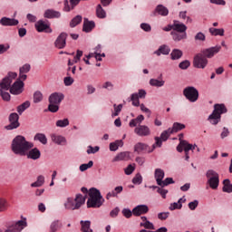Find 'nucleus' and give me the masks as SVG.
I'll use <instances>...</instances> for the list:
<instances>
[{"label":"nucleus","instance_id":"nucleus-1","mask_svg":"<svg viewBox=\"0 0 232 232\" xmlns=\"http://www.w3.org/2000/svg\"><path fill=\"white\" fill-rule=\"evenodd\" d=\"M11 148L15 155L24 157L34 148V143L26 140V138L24 136L18 135L13 140Z\"/></svg>","mask_w":232,"mask_h":232},{"label":"nucleus","instance_id":"nucleus-2","mask_svg":"<svg viewBox=\"0 0 232 232\" xmlns=\"http://www.w3.org/2000/svg\"><path fill=\"white\" fill-rule=\"evenodd\" d=\"M17 77V72H9L6 77H5L0 82V95L3 101H10V93L6 92L10 90L12 85V81Z\"/></svg>","mask_w":232,"mask_h":232},{"label":"nucleus","instance_id":"nucleus-3","mask_svg":"<svg viewBox=\"0 0 232 232\" xmlns=\"http://www.w3.org/2000/svg\"><path fill=\"white\" fill-rule=\"evenodd\" d=\"M104 204V198L101 195V191L97 188L89 190V198L87 200V208H101Z\"/></svg>","mask_w":232,"mask_h":232},{"label":"nucleus","instance_id":"nucleus-4","mask_svg":"<svg viewBox=\"0 0 232 232\" xmlns=\"http://www.w3.org/2000/svg\"><path fill=\"white\" fill-rule=\"evenodd\" d=\"M86 202V197H83L82 194H77L75 198H67L64 202L65 209H71L74 211L75 209H79L81 206H82Z\"/></svg>","mask_w":232,"mask_h":232},{"label":"nucleus","instance_id":"nucleus-5","mask_svg":"<svg viewBox=\"0 0 232 232\" xmlns=\"http://www.w3.org/2000/svg\"><path fill=\"white\" fill-rule=\"evenodd\" d=\"M64 100V94L62 92H53L49 97V106L48 110L52 113H56V111H59V104L63 102Z\"/></svg>","mask_w":232,"mask_h":232},{"label":"nucleus","instance_id":"nucleus-6","mask_svg":"<svg viewBox=\"0 0 232 232\" xmlns=\"http://www.w3.org/2000/svg\"><path fill=\"white\" fill-rule=\"evenodd\" d=\"M227 110L224 104H215L213 112L208 116V121L210 124L217 125L220 122L222 113H226Z\"/></svg>","mask_w":232,"mask_h":232},{"label":"nucleus","instance_id":"nucleus-7","mask_svg":"<svg viewBox=\"0 0 232 232\" xmlns=\"http://www.w3.org/2000/svg\"><path fill=\"white\" fill-rule=\"evenodd\" d=\"M208 179V184L210 186L211 189H217L220 179H218V174L213 169H208L206 173Z\"/></svg>","mask_w":232,"mask_h":232},{"label":"nucleus","instance_id":"nucleus-8","mask_svg":"<svg viewBox=\"0 0 232 232\" xmlns=\"http://www.w3.org/2000/svg\"><path fill=\"white\" fill-rule=\"evenodd\" d=\"M26 226L27 223L25 220H18L9 223L4 232H21Z\"/></svg>","mask_w":232,"mask_h":232},{"label":"nucleus","instance_id":"nucleus-9","mask_svg":"<svg viewBox=\"0 0 232 232\" xmlns=\"http://www.w3.org/2000/svg\"><path fill=\"white\" fill-rule=\"evenodd\" d=\"M170 135H173V132H171V128H169L167 130H163L160 134V137H155L154 140L155 143L153 144V150L155 148H161L162 142H166L168 139H169Z\"/></svg>","mask_w":232,"mask_h":232},{"label":"nucleus","instance_id":"nucleus-10","mask_svg":"<svg viewBox=\"0 0 232 232\" xmlns=\"http://www.w3.org/2000/svg\"><path fill=\"white\" fill-rule=\"evenodd\" d=\"M183 95L190 102L198 101V91L195 87H187L183 90Z\"/></svg>","mask_w":232,"mask_h":232},{"label":"nucleus","instance_id":"nucleus-11","mask_svg":"<svg viewBox=\"0 0 232 232\" xmlns=\"http://www.w3.org/2000/svg\"><path fill=\"white\" fill-rule=\"evenodd\" d=\"M208 58L201 53L194 57L193 66L194 68H200L204 70L208 66Z\"/></svg>","mask_w":232,"mask_h":232},{"label":"nucleus","instance_id":"nucleus-12","mask_svg":"<svg viewBox=\"0 0 232 232\" xmlns=\"http://www.w3.org/2000/svg\"><path fill=\"white\" fill-rule=\"evenodd\" d=\"M24 88V82L21 80H17L14 82V84L9 88L10 93L13 95H19L23 93V90Z\"/></svg>","mask_w":232,"mask_h":232},{"label":"nucleus","instance_id":"nucleus-13","mask_svg":"<svg viewBox=\"0 0 232 232\" xmlns=\"http://www.w3.org/2000/svg\"><path fill=\"white\" fill-rule=\"evenodd\" d=\"M220 50H222V46L216 45L214 47H210V48L203 50L201 53L207 59H211V58L215 57V55H217V53H218V52H220Z\"/></svg>","mask_w":232,"mask_h":232},{"label":"nucleus","instance_id":"nucleus-14","mask_svg":"<svg viewBox=\"0 0 232 232\" xmlns=\"http://www.w3.org/2000/svg\"><path fill=\"white\" fill-rule=\"evenodd\" d=\"M9 121L10 124L7 125L5 128L6 130H15L19 128V114L13 112L9 115Z\"/></svg>","mask_w":232,"mask_h":232},{"label":"nucleus","instance_id":"nucleus-15","mask_svg":"<svg viewBox=\"0 0 232 232\" xmlns=\"http://www.w3.org/2000/svg\"><path fill=\"white\" fill-rule=\"evenodd\" d=\"M34 26L37 32H40V33L44 32L45 34H52V28L50 27V24L43 20H39L38 22H36Z\"/></svg>","mask_w":232,"mask_h":232},{"label":"nucleus","instance_id":"nucleus-16","mask_svg":"<svg viewBox=\"0 0 232 232\" xmlns=\"http://www.w3.org/2000/svg\"><path fill=\"white\" fill-rule=\"evenodd\" d=\"M67 37H68V34L66 33H61L54 42L55 48H58V50H63V48L66 46Z\"/></svg>","mask_w":232,"mask_h":232},{"label":"nucleus","instance_id":"nucleus-17","mask_svg":"<svg viewBox=\"0 0 232 232\" xmlns=\"http://www.w3.org/2000/svg\"><path fill=\"white\" fill-rule=\"evenodd\" d=\"M134 132L140 137H148V135H151V130H150V127L146 125H140L136 127Z\"/></svg>","mask_w":232,"mask_h":232},{"label":"nucleus","instance_id":"nucleus-18","mask_svg":"<svg viewBox=\"0 0 232 232\" xmlns=\"http://www.w3.org/2000/svg\"><path fill=\"white\" fill-rule=\"evenodd\" d=\"M148 211H150V208H148V205H138L132 209L134 217H140V215H146Z\"/></svg>","mask_w":232,"mask_h":232},{"label":"nucleus","instance_id":"nucleus-19","mask_svg":"<svg viewBox=\"0 0 232 232\" xmlns=\"http://www.w3.org/2000/svg\"><path fill=\"white\" fill-rule=\"evenodd\" d=\"M0 24H2V26H17V24H19V20L3 17L0 19Z\"/></svg>","mask_w":232,"mask_h":232},{"label":"nucleus","instance_id":"nucleus-20","mask_svg":"<svg viewBox=\"0 0 232 232\" xmlns=\"http://www.w3.org/2000/svg\"><path fill=\"white\" fill-rule=\"evenodd\" d=\"M153 150H155L153 149V145H152V149L150 150L147 144L140 143V142L136 144L134 147V151H137V153H142V151H145L147 153H151Z\"/></svg>","mask_w":232,"mask_h":232},{"label":"nucleus","instance_id":"nucleus-21","mask_svg":"<svg viewBox=\"0 0 232 232\" xmlns=\"http://www.w3.org/2000/svg\"><path fill=\"white\" fill-rule=\"evenodd\" d=\"M27 159H32V160H37V159H41V150L37 148H34L31 150L27 151L26 154Z\"/></svg>","mask_w":232,"mask_h":232},{"label":"nucleus","instance_id":"nucleus-22","mask_svg":"<svg viewBox=\"0 0 232 232\" xmlns=\"http://www.w3.org/2000/svg\"><path fill=\"white\" fill-rule=\"evenodd\" d=\"M170 35H172L173 41L176 43H179L180 41H183V39H187L188 34L186 33H181V32H177V31H172L170 33Z\"/></svg>","mask_w":232,"mask_h":232},{"label":"nucleus","instance_id":"nucleus-23","mask_svg":"<svg viewBox=\"0 0 232 232\" xmlns=\"http://www.w3.org/2000/svg\"><path fill=\"white\" fill-rule=\"evenodd\" d=\"M187 30H188V26H186V24L177 20L173 21V32L186 33Z\"/></svg>","mask_w":232,"mask_h":232},{"label":"nucleus","instance_id":"nucleus-24","mask_svg":"<svg viewBox=\"0 0 232 232\" xmlns=\"http://www.w3.org/2000/svg\"><path fill=\"white\" fill-rule=\"evenodd\" d=\"M51 140L54 144H58V146H65L66 144V138L61 135L53 134L51 135Z\"/></svg>","mask_w":232,"mask_h":232},{"label":"nucleus","instance_id":"nucleus-25","mask_svg":"<svg viewBox=\"0 0 232 232\" xmlns=\"http://www.w3.org/2000/svg\"><path fill=\"white\" fill-rule=\"evenodd\" d=\"M44 17H45L46 19H53V18H59L61 17V13H59V11H55L53 9H47L44 12Z\"/></svg>","mask_w":232,"mask_h":232},{"label":"nucleus","instance_id":"nucleus-26","mask_svg":"<svg viewBox=\"0 0 232 232\" xmlns=\"http://www.w3.org/2000/svg\"><path fill=\"white\" fill-rule=\"evenodd\" d=\"M165 173L164 170H162V169H156L154 171V178L156 179V182L158 184V186H160V184H162V180L164 179Z\"/></svg>","mask_w":232,"mask_h":232},{"label":"nucleus","instance_id":"nucleus-27","mask_svg":"<svg viewBox=\"0 0 232 232\" xmlns=\"http://www.w3.org/2000/svg\"><path fill=\"white\" fill-rule=\"evenodd\" d=\"M81 231L82 232H93V229H92V221L90 220H81Z\"/></svg>","mask_w":232,"mask_h":232},{"label":"nucleus","instance_id":"nucleus-28","mask_svg":"<svg viewBox=\"0 0 232 232\" xmlns=\"http://www.w3.org/2000/svg\"><path fill=\"white\" fill-rule=\"evenodd\" d=\"M171 52V49H169V46L168 45H161L160 48L154 52V53L158 56L160 55H169V53Z\"/></svg>","mask_w":232,"mask_h":232},{"label":"nucleus","instance_id":"nucleus-29","mask_svg":"<svg viewBox=\"0 0 232 232\" xmlns=\"http://www.w3.org/2000/svg\"><path fill=\"white\" fill-rule=\"evenodd\" d=\"M122 186L116 187L112 191L106 195V199L110 200V198H117L120 193H122Z\"/></svg>","mask_w":232,"mask_h":232},{"label":"nucleus","instance_id":"nucleus-30","mask_svg":"<svg viewBox=\"0 0 232 232\" xmlns=\"http://www.w3.org/2000/svg\"><path fill=\"white\" fill-rule=\"evenodd\" d=\"M131 157L130 156V152L125 151V152H121L119 153L115 158L114 160L115 162H119L121 160H130Z\"/></svg>","mask_w":232,"mask_h":232},{"label":"nucleus","instance_id":"nucleus-31","mask_svg":"<svg viewBox=\"0 0 232 232\" xmlns=\"http://www.w3.org/2000/svg\"><path fill=\"white\" fill-rule=\"evenodd\" d=\"M61 227H63V224H61V221L54 220L50 225L49 232H58Z\"/></svg>","mask_w":232,"mask_h":232},{"label":"nucleus","instance_id":"nucleus-32","mask_svg":"<svg viewBox=\"0 0 232 232\" xmlns=\"http://www.w3.org/2000/svg\"><path fill=\"white\" fill-rule=\"evenodd\" d=\"M34 140H37L38 142H41V144L46 145L48 144V139L46 138V135L44 133H36L34 137Z\"/></svg>","mask_w":232,"mask_h":232},{"label":"nucleus","instance_id":"nucleus-33","mask_svg":"<svg viewBox=\"0 0 232 232\" xmlns=\"http://www.w3.org/2000/svg\"><path fill=\"white\" fill-rule=\"evenodd\" d=\"M182 55H183V53L180 49H173L170 53V57L172 61H179V59H180Z\"/></svg>","mask_w":232,"mask_h":232},{"label":"nucleus","instance_id":"nucleus-34","mask_svg":"<svg viewBox=\"0 0 232 232\" xmlns=\"http://www.w3.org/2000/svg\"><path fill=\"white\" fill-rule=\"evenodd\" d=\"M223 191L224 193H232L231 180L227 179L223 181Z\"/></svg>","mask_w":232,"mask_h":232},{"label":"nucleus","instance_id":"nucleus-35","mask_svg":"<svg viewBox=\"0 0 232 232\" xmlns=\"http://www.w3.org/2000/svg\"><path fill=\"white\" fill-rule=\"evenodd\" d=\"M184 128H186V125L179 122H174L172 128H170V131L172 133H177L181 130H184Z\"/></svg>","mask_w":232,"mask_h":232},{"label":"nucleus","instance_id":"nucleus-36","mask_svg":"<svg viewBox=\"0 0 232 232\" xmlns=\"http://www.w3.org/2000/svg\"><path fill=\"white\" fill-rule=\"evenodd\" d=\"M93 28H95V22L91 21L83 23V32H86L88 34L89 32H92Z\"/></svg>","mask_w":232,"mask_h":232},{"label":"nucleus","instance_id":"nucleus-37","mask_svg":"<svg viewBox=\"0 0 232 232\" xmlns=\"http://www.w3.org/2000/svg\"><path fill=\"white\" fill-rule=\"evenodd\" d=\"M123 145H124V142H122V140L111 142V143H110V150L111 151H117L119 150V147L123 146Z\"/></svg>","mask_w":232,"mask_h":232},{"label":"nucleus","instance_id":"nucleus-38","mask_svg":"<svg viewBox=\"0 0 232 232\" xmlns=\"http://www.w3.org/2000/svg\"><path fill=\"white\" fill-rule=\"evenodd\" d=\"M156 12L157 14H159V15H163V16H166L168 15V14H169V11L168 10V8H166V6L161 5L156 7Z\"/></svg>","mask_w":232,"mask_h":232},{"label":"nucleus","instance_id":"nucleus-39","mask_svg":"<svg viewBox=\"0 0 232 232\" xmlns=\"http://www.w3.org/2000/svg\"><path fill=\"white\" fill-rule=\"evenodd\" d=\"M28 108H30V102L26 101L17 107V112L19 115H23V111L28 110Z\"/></svg>","mask_w":232,"mask_h":232},{"label":"nucleus","instance_id":"nucleus-40","mask_svg":"<svg viewBox=\"0 0 232 232\" xmlns=\"http://www.w3.org/2000/svg\"><path fill=\"white\" fill-rule=\"evenodd\" d=\"M96 15L100 19H104V17H106V11L102 9V6L101 5H98L96 7Z\"/></svg>","mask_w":232,"mask_h":232},{"label":"nucleus","instance_id":"nucleus-41","mask_svg":"<svg viewBox=\"0 0 232 232\" xmlns=\"http://www.w3.org/2000/svg\"><path fill=\"white\" fill-rule=\"evenodd\" d=\"M44 184V176H38L37 180L31 184V188H41Z\"/></svg>","mask_w":232,"mask_h":232},{"label":"nucleus","instance_id":"nucleus-42","mask_svg":"<svg viewBox=\"0 0 232 232\" xmlns=\"http://www.w3.org/2000/svg\"><path fill=\"white\" fill-rule=\"evenodd\" d=\"M150 86H156L157 88H160L165 84V82L164 80L150 79Z\"/></svg>","mask_w":232,"mask_h":232},{"label":"nucleus","instance_id":"nucleus-43","mask_svg":"<svg viewBox=\"0 0 232 232\" xmlns=\"http://www.w3.org/2000/svg\"><path fill=\"white\" fill-rule=\"evenodd\" d=\"M82 21V16L81 15H76L70 23L71 28H75L77 24H80Z\"/></svg>","mask_w":232,"mask_h":232},{"label":"nucleus","instance_id":"nucleus-44","mask_svg":"<svg viewBox=\"0 0 232 232\" xmlns=\"http://www.w3.org/2000/svg\"><path fill=\"white\" fill-rule=\"evenodd\" d=\"M182 208V198H179L178 202H174L170 204L169 209L170 211H174V209H181Z\"/></svg>","mask_w":232,"mask_h":232},{"label":"nucleus","instance_id":"nucleus-45","mask_svg":"<svg viewBox=\"0 0 232 232\" xmlns=\"http://www.w3.org/2000/svg\"><path fill=\"white\" fill-rule=\"evenodd\" d=\"M70 125V121L68 119L58 120L56 121L57 128H66V126Z\"/></svg>","mask_w":232,"mask_h":232},{"label":"nucleus","instance_id":"nucleus-46","mask_svg":"<svg viewBox=\"0 0 232 232\" xmlns=\"http://www.w3.org/2000/svg\"><path fill=\"white\" fill-rule=\"evenodd\" d=\"M209 33L211 35H220L221 37L224 36V29H217V28H209Z\"/></svg>","mask_w":232,"mask_h":232},{"label":"nucleus","instance_id":"nucleus-47","mask_svg":"<svg viewBox=\"0 0 232 232\" xmlns=\"http://www.w3.org/2000/svg\"><path fill=\"white\" fill-rule=\"evenodd\" d=\"M8 208V201L6 199L0 198V213H4Z\"/></svg>","mask_w":232,"mask_h":232},{"label":"nucleus","instance_id":"nucleus-48","mask_svg":"<svg viewBox=\"0 0 232 232\" xmlns=\"http://www.w3.org/2000/svg\"><path fill=\"white\" fill-rule=\"evenodd\" d=\"M130 101L133 106H140V102L139 101V94L132 93L130 96Z\"/></svg>","mask_w":232,"mask_h":232},{"label":"nucleus","instance_id":"nucleus-49","mask_svg":"<svg viewBox=\"0 0 232 232\" xmlns=\"http://www.w3.org/2000/svg\"><path fill=\"white\" fill-rule=\"evenodd\" d=\"M169 184H175V181L173 180V178H167L165 180L161 181L160 188H165V186H169Z\"/></svg>","mask_w":232,"mask_h":232},{"label":"nucleus","instance_id":"nucleus-50","mask_svg":"<svg viewBox=\"0 0 232 232\" xmlns=\"http://www.w3.org/2000/svg\"><path fill=\"white\" fill-rule=\"evenodd\" d=\"M43 101V93L41 92H35L34 94V102H41Z\"/></svg>","mask_w":232,"mask_h":232},{"label":"nucleus","instance_id":"nucleus-51","mask_svg":"<svg viewBox=\"0 0 232 232\" xmlns=\"http://www.w3.org/2000/svg\"><path fill=\"white\" fill-rule=\"evenodd\" d=\"M179 144L177 146V151H179V153H182L184 151V149L186 148V140H180L179 138Z\"/></svg>","mask_w":232,"mask_h":232},{"label":"nucleus","instance_id":"nucleus-52","mask_svg":"<svg viewBox=\"0 0 232 232\" xmlns=\"http://www.w3.org/2000/svg\"><path fill=\"white\" fill-rule=\"evenodd\" d=\"M188 66H191V63L188 60H185L179 64V68H180V70H188Z\"/></svg>","mask_w":232,"mask_h":232},{"label":"nucleus","instance_id":"nucleus-53","mask_svg":"<svg viewBox=\"0 0 232 232\" xmlns=\"http://www.w3.org/2000/svg\"><path fill=\"white\" fill-rule=\"evenodd\" d=\"M140 226L142 227H145V229H155V226H153V223L150 222L149 220H146L143 223H140Z\"/></svg>","mask_w":232,"mask_h":232},{"label":"nucleus","instance_id":"nucleus-54","mask_svg":"<svg viewBox=\"0 0 232 232\" xmlns=\"http://www.w3.org/2000/svg\"><path fill=\"white\" fill-rule=\"evenodd\" d=\"M93 166V161L90 160L87 164H82L80 166V171H86V169H90Z\"/></svg>","mask_w":232,"mask_h":232},{"label":"nucleus","instance_id":"nucleus-55","mask_svg":"<svg viewBox=\"0 0 232 232\" xmlns=\"http://www.w3.org/2000/svg\"><path fill=\"white\" fill-rule=\"evenodd\" d=\"M114 113H112V117H117V115H119V113H121V111H122V104H114Z\"/></svg>","mask_w":232,"mask_h":232},{"label":"nucleus","instance_id":"nucleus-56","mask_svg":"<svg viewBox=\"0 0 232 232\" xmlns=\"http://www.w3.org/2000/svg\"><path fill=\"white\" fill-rule=\"evenodd\" d=\"M99 150H101V148H99V146H95V147L89 146L88 150H87V153H88V155H92V154L97 153V151H99Z\"/></svg>","mask_w":232,"mask_h":232},{"label":"nucleus","instance_id":"nucleus-57","mask_svg":"<svg viewBox=\"0 0 232 232\" xmlns=\"http://www.w3.org/2000/svg\"><path fill=\"white\" fill-rule=\"evenodd\" d=\"M125 175H131V173H133V171H135V164L133 165H129L125 169Z\"/></svg>","mask_w":232,"mask_h":232},{"label":"nucleus","instance_id":"nucleus-58","mask_svg":"<svg viewBox=\"0 0 232 232\" xmlns=\"http://www.w3.org/2000/svg\"><path fill=\"white\" fill-rule=\"evenodd\" d=\"M122 215L126 218H131V216L133 215V211H130V208H123Z\"/></svg>","mask_w":232,"mask_h":232},{"label":"nucleus","instance_id":"nucleus-59","mask_svg":"<svg viewBox=\"0 0 232 232\" xmlns=\"http://www.w3.org/2000/svg\"><path fill=\"white\" fill-rule=\"evenodd\" d=\"M132 182L134 184H142V176L140 174H136V176L132 179Z\"/></svg>","mask_w":232,"mask_h":232},{"label":"nucleus","instance_id":"nucleus-60","mask_svg":"<svg viewBox=\"0 0 232 232\" xmlns=\"http://www.w3.org/2000/svg\"><path fill=\"white\" fill-rule=\"evenodd\" d=\"M73 78L67 76L63 79V82L66 86H72L73 84Z\"/></svg>","mask_w":232,"mask_h":232},{"label":"nucleus","instance_id":"nucleus-61","mask_svg":"<svg viewBox=\"0 0 232 232\" xmlns=\"http://www.w3.org/2000/svg\"><path fill=\"white\" fill-rule=\"evenodd\" d=\"M198 206V200H194L188 203V208L191 211H195Z\"/></svg>","mask_w":232,"mask_h":232},{"label":"nucleus","instance_id":"nucleus-62","mask_svg":"<svg viewBox=\"0 0 232 232\" xmlns=\"http://www.w3.org/2000/svg\"><path fill=\"white\" fill-rule=\"evenodd\" d=\"M169 217V212H161L158 214L160 220H166Z\"/></svg>","mask_w":232,"mask_h":232},{"label":"nucleus","instance_id":"nucleus-63","mask_svg":"<svg viewBox=\"0 0 232 232\" xmlns=\"http://www.w3.org/2000/svg\"><path fill=\"white\" fill-rule=\"evenodd\" d=\"M30 64L26 63L20 68V73H28L30 72Z\"/></svg>","mask_w":232,"mask_h":232},{"label":"nucleus","instance_id":"nucleus-64","mask_svg":"<svg viewBox=\"0 0 232 232\" xmlns=\"http://www.w3.org/2000/svg\"><path fill=\"white\" fill-rule=\"evenodd\" d=\"M221 139H226V137H229V129L227 128H223L221 134H220Z\"/></svg>","mask_w":232,"mask_h":232}]
</instances>
